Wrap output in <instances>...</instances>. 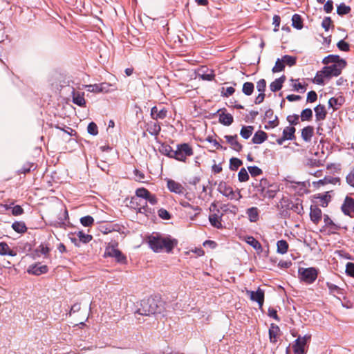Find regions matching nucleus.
I'll list each match as a JSON object with an SVG mask.
<instances>
[{
  "mask_svg": "<svg viewBox=\"0 0 354 354\" xmlns=\"http://www.w3.org/2000/svg\"><path fill=\"white\" fill-rule=\"evenodd\" d=\"M148 243L150 248L155 252L165 251L170 253L178 245V240L170 235L163 236L159 233H153L148 236Z\"/></svg>",
  "mask_w": 354,
  "mask_h": 354,
  "instance_id": "1",
  "label": "nucleus"
},
{
  "mask_svg": "<svg viewBox=\"0 0 354 354\" xmlns=\"http://www.w3.org/2000/svg\"><path fill=\"white\" fill-rule=\"evenodd\" d=\"M165 310V303L160 296L150 297L143 299L137 313L141 315L149 316L151 315L162 314Z\"/></svg>",
  "mask_w": 354,
  "mask_h": 354,
  "instance_id": "2",
  "label": "nucleus"
},
{
  "mask_svg": "<svg viewBox=\"0 0 354 354\" xmlns=\"http://www.w3.org/2000/svg\"><path fill=\"white\" fill-rule=\"evenodd\" d=\"M319 274V270L315 267L310 268H299L298 275L301 281L306 284H312L314 283Z\"/></svg>",
  "mask_w": 354,
  "mask_h": 354,
  "instance_id": "3",
  "label": "nucleus"
},
{
  "mask_svg": "<svg viewBox=\"0 0 354 354\" xmlns=\"http://www.w3.org/2000/svg\"><path fill=\"white\" fill-rule=\"evenodd\" d=\"M346 60H342L341 64L336 63L330 66H324L322 73L326 79H330L333 77H337L342 73V71L346 66Z\"/></svg>",
  "mask_w": 354,
  "mask_h": 354,
  "instance_id": "4",
  "label": "nucleus"
},
{
  "mask_svg": "<svg viewBox=\"0 0 354 354\" xmlns=\"http://www.w3.org/2000/svg\"><path fill=\"white\" fill-rule=\"evenodd\" d=\"M193 149L188 143H181L177 145L174 151V159L181 162H185L187 156L193 155Z\"/></svg>",
  "mask_w": 354,
  "mask_h": 354,
  "instance_id": "5",
  "label": "nucleus"
},
{
  "mask_svg": "<svg viewBox=\"0 0 354 354\" xmlns=\"http://www.w3.org/2000/svg\"><path fill=\"white\" fill-rule=\"evenodd\" d=\"M311 335H305L304 337L299 336L292 344V350L294 353L306 354V346L310 340Z\"/></svg>",
  "mask_w": 354,
  "mask_h": 354,
  "instance_id": "6",
  "label": "nucleus"
},
{
  "mask_svg": "<svg viewBox=\"0 0 354 354\" xmlns=\"http://www.w3.org/2000/svg\"><path fill=\"white\" fill-rule=\"evenodd\" d=\"M104 256L113 257L118 263L121 264H126L127 261L126 256L113 245L106 247Z\"/></svg>",
  "mask_w": 354,
  "mask_h": 354,
  "instance_id": "7",
  "label": "nucleus"
},
{
  "mask_svg": "<svg viewBox=\"0 0 354 354\" xmlns=\"http://www.w3.org/2000/svg\"><path fill=\"white\" fill-rule=\"evenodd\" d=\"M341 209L345 215L354 218V199L350 196H346Z\"/></svg>",
  "mask_w": 354,
  "mask_h": 354,
  "instance_id": "8",
  "label": "nucleus"
},
{
  "mask_svg": "<svg viewBox=\"0 0 354 354\" xmlns=\"http://www.w3.org/2000/svg\"><path fill=\"white\" fill-rule=\"evenodd\" d=\"M252 185L254 187L257 192L259 193L260 196L263 198H266L265 192L267 190V188L273 187L274 184L270 183L268 180L266 178H263L261 179L259 183H252Z\"/></svg>",
  "mask_w": 354,
  "mask_h": 354,
  "instance_id": "9",
  "label": "nucleus"
},
{
  "mask_svg": "<svg viewBox=\"0 0 354 354\" xmlns=\"http://www.w3.org/2000/svg\"><path fill=\"white\" fill-rule=\"evenodd\" d=\"M247 294L250 295V298L252 301H256L259 304V307L260 309L262 308L263 302H264V297L265 293L264 291L259 288L257 290L252 291V290H246Z\"/></svg>",
  "mask_w": 354,
  "mask_h": 354,
  "instance_id": "10",
  "label": "nucleus"
},
{
  "mask_svg": "<svg viewBox=\"0 0 354 354\" xmlns=\"http://www.w3.org/2000/svg\"><path fill=\"white\" fill-rule=\"evenodd\" d=\"M324 226L322 227V229L320 230V232H322L324 231V228L327 227L329 229L328 234H336V232L339 230L341 227L335 223L329 217L328 214L324 215Z\"/></svg>",
  "mask_w": 354,
  "mask_h": 354,
  "instance_id": "11",
  "label": "nucleus"
},
{
  "mask_svg": "<svg viewBox=\"0 0 354 354\" xmlns=\"http://www.w3.org/2000/svg\"><path fill=\"white\" fill-rule=\"evenodd\" d=\"M218 191L223 196L229 198L231 200L235 198V192H234L232 187L227 185L224 181H221L218 186Z\"/></svg>",
  "mask_w": 354,
  "mask_h": 354,
  "instance_id": "12",
  "label": "nucleus"
},
{
  "mask_svg": "<svg viewBox=\"0 0 354 354\" xmlns=\"http://www.w3.org/2000/svg\"><path fill=\"white\" fill-rule=\"evenodd\" d=\"M48 271V266L46 265H41L40 263L30 265L27 270V272L29 274H34L36 276L41 275V274H45Z\"/></svg>",
  "mask_w": 354,
  "mask_h": 354,
  "instance_id": "13",
  "label": "nucleus"
},
{
  "mask_svg": "<svg viewBox=\"0 0 354 354\" xmlns=\"http://www.w3.org/2000/svg\"><path fill=\"white\" fill-rule=\"evenodd\" d=\"M309 215L310 221L315 224H318L322 219V212L317 205H311Z\"/></svg>",
  "mask_w": 354,
  "mask_h": 354,
  "instance_id": "14",
  "label": "nucleus"
},
{
  "mask_svg": "<svg viewBox=\"0 0 354 354\" xmlns=\"http://www.w3.org/2000/svg\"><path fill=\"white\" fill-rule=\"evenodd\" d=\"M110 84L106 82L101 84H89L86 86L87 91L94 93L107 92L109 90Z\"/></svg>",
  "mask_w": 354,
  "mask_h": 354,
  "instance_id": "15",
  "label": "nucleus"
},
{
  "mask_svg": "<svg viewBox=\"0 0 354 354\" xmlns=\"http://www.w3.org/2000/svg\"><path fill=\"white\" fill-rule=\"evenodd\" d=\"M226 141L231 145L232 148L236 151H241L243 149V145L239 143L237 140V135L234 136L226 135L224 136Z\"/></svg>",
  "mask_w": 354,
  "mask_h": 354,
  "instance_id": "16",
  "label": "nucleus"
},
{
  "mask_svg": "<svg viewBox=\"0 0 354 354\" xmlns=\"http://www.w3.org/2000/svg\"><path fill=\"white\" fill-rule=\"evenodd\" d=\"M167 110L165 108H162L158 110L156 106H154L151 109V117L153 120H163L167 117Z\"/></svg>",
  "mask_w": 354,
  "mask_h": 354,
  "instance_id": "17",
  "label": "nucleus"
},
{
  "mask_svg": "<svg viewBox=\"0 0 354 354\" xmlns=\"http://www.w3.org/2000/svg\"><path fill=\"white\" fill-rule=\"evenodd\" d=\"M168 189L176 194H183V187L179 183L176 182L174 180L169 179L167 183Z\"/></svg>",
  "mask_w": 354,
  "mask_h": 354,
  "instance_id": "18",
  "label": "nucleus"
},
{
  "mask_svg": "<svg viewBox=\"0 0 354 354\" xmlns=\"http://www.w3.org/2000/svg\"><path fill=\"white\" fill-rule=\"evenodd\" d=\"M286 80V75H283L280 77L276 79L270 84V88L272 92L280 91L283 87V84Z\"/></svg>",
  "mask_w": 354,
  "mask_h": 354,
  "instance_id": "19",
  "label": "nucleus"
},
{
  "mask_svg": "<svg viewBox=\"0 0 354 354\" xmlns=\"http://www.w3.org/2000/svg\"><path fill=\"white\" fill-rule=\"evenodd\" d=\"M159 151L161 154L164 156H166L170 158H174V153L175 150H174L169 145L165 142L161 143L159 147Z\"/></svg>",
  "mask_w": 354,
  "mask_h": 354,
  "instance_id": "20",
  "label": "nucleus"
},
{
  "mask_svg": "<svg viewBox=\"0 0 354 354\" xmlns=\"http://www.w3.org/2000/svg\"><path fill=\"white\" fill-rule=\"evenodd\" d=\"M314 111L315 112L316 121L324 120L326 118L327 111L324 105L318 104L314 108Z\"/></svg>",
  "mask_w": 354,
  "mask_h": 354,
  "instance_id": "21",
  "label": "nucleus"
},
{
  "mask_svg": "<svg viewBox=\"0 0 354 354\" xmlns=\"http://www.w3.org/2000/svg\"><path fill=\"white\" fill-rule=\"evenodd\" d=\"M280 332L279 327L275 324H271L268 333H269V339L271 343L275 344L277 342V335Z\"/></svg>",
  "mask_w": 354,
  "mask_h": 354,
  "instance_id": "22",
  "label": "nucleus"
},
{
  "mask_svg": "<svg viewBox=\"0 0 354 354\" xmlns=\"http://www.w3.org/2000/svg\"><path fill=\"white\" fill-rule=\"evenodd\" d=\"M73 94V102L79 106L83 107L86 105L84 93L75 92L74 90Z\"/></svg>",
  "mask_w": 354,
  "mask_h": 354,
  "instance_id": "23",
  "label": "nucleus"
},
{
  "mask_svg": "<svg viewBox=\"0 0 354 354\" xmlns=\"http://www.w3.org/2000/svg\"><path fill=\"white\" fill-rule=\"evenodd\" d=\"M50 252V248L48 243H41L35 250L34 254L37 257H40L41 254L46 257Z\"/></svg>",
  "mask_w": 354,
  "mask_h": 354,
  "instance_id": "24",
  "label": "nucleus"
},
{
  "mask_svg": "<svg viewBox=\"0 0 354 354\" xmlns=\"http://www.w3.org/2000/svg\"><path fill=\"white\" fill-rule=\"evenodd\" d=\"M268 138L267 133L261 130L257 131L253 136L252 138V142L254 144H261L265 142Z\"/></svg>",
  "mask_w": 354,
  "mask_h": 354,
  "instance_id": "25",
  "label": "nucleus"
},
{
  "mask_svg": "<svg viewBox=\"0 0 354 354\" xmlns=\"http://www.w3.org/2000/svg\"><path fill=\"white\" fill-rule=\"evenodd\" d=\"M315 199L319 200V205L323 207H326L330 201V196L328 192H326L324 194H317L313 196Z\"/></svg>",
  "mask_w": 354,
  "mask_h": 354,
  "instance_id": "26",
  "label": "nucleus"
},
{
  "mask_svg": "<svg viewBox=\"0 0 354 354\" xmlns=\"http://www.w3.org/2000/svg\"><path fill=\"white\" fill-rule=\"evenodd\" d=\"M314 134V127L307 126L301 129V138L305 142L310 141Z\"/></svg>",
  "mask_w": 354,
  "mask_h": 354,
  "instance_id": "27",
  "label": "nucleus"
},
{
  "mask_svg": "<svg viewBox=\"0 0 354 354\" xmlns=\"http://www.w3.org/2000/svg\"><path fill=\"white\" fill-rule=\"evenodd\" d=\"M344 60V59H342L339 55H329L326 57H325L323 60L322 63L325 65H328L329 64H335L336 63L341 64V61Z\"/></svg>",
  "mask_w": 354,
  "mask_h": 354,
  "instance_id": "28",
  "label": "nucleus"
},
{
  "mask_svg": "<svg viewBox=\"0 0 354 354\" xmlns=\"http://www.w3.org/2000/svg\"><path fill=\"white\" fill-rule=\"evenodd\" d=\"M219 122L225 126H230L234 122L233 116L230 113L222 112L219 114Z\"/></svg>",
  "mask_w": 354,
  "mask_h": 354,
  "instance_id": "29",
  "label": "nucleus"
},
{
  "mask_svg": "<svg viewBox=\"0 0 354 354\" xmlns=\"http://www.w3.org/2000/svg\"><path fill=\"white\" fill-rule=\"evenodd\" d=\"M0 255H9L15 257L17 255V252L11 250L8 245L6 242L0 243Z\"/></svg>",
  "mask_w": 354,
  "mask_h": 354,
  "instance_id": "30",
  "label": "nucleus"
},
{
  "mask_svg": "<svg viewBox=\"0 0 354 354\" xmlns=\"http://www.w3.org/2000/svg\"><path fill=\"white\" fill-rule=\"evenodd\" d=\"M209 221L210 224L217 228L222 229L223 225L221 223V216H218L216 214H212L209 216Z\"/></svg>",
  "mask_w": 354,
  "mask_h": 354,
  "instance_id": "31",
  "label": "nucleus"
},
{
  "mask_svg": "<svg viewBox=\"0 0 354 354\" xmlns=\"http://www.w3.org/2000/svg\"><path fill=\"white\" fill-rule=\"evenodd\" d=\"M246 214L250 222H257L259 219V209L256 207H252L247 209Z\"/></svg>",
  "mask_w": 354,
  "mask_h": 354,
  "instance_id": "32",
  "label": "nucleus"
},
{
  "mask_svg": "<svg viewBox=\"0 0 354 354\" xmlns=\"http://www.w3.org/2000/svg\"><path fill=\"white\" fill-rule=\"evenodd\" d=\"M326 286L328 287L329 290L330 295H332L333 296H335V295H344V290L339 288L335 284H333L330 282H326Z\"/></svg>",
  "mask_w": 354,
  "mask_h": 354,
  "instance_id": "33",
  "label": "nucleus"
},
{
  "mask_svg": "<svg viewBox=\"0 0 354 354\" xmlns=\"http://www.w3.org/2000/svg\"><path fill=\"white\" fill-rule=\"evenodd\" d=\"M344 102V98L342 96L339 97H330L328 100V106L333 108L334 110H337V108L335 106H341Z\"/></svg>",
  "mask_w": 354,
  "mask_h": 354,
  "instance_id": "34",
  "label": "nucleus"
},
{
  "mask_svg": "<svg viewBox=\"0 0 354 354\" xmlns=\"http://www.w3.org/2000/svg\"><path fill=\"white\" fill-rule=\"evenodd\" d=\"M147 131L151 136H157L161 131V127L158 123L151 122L148 124Z\"/></svg>",
  "mask_w": 354,
  "mask_h": 354,
  "instance_id": "35",
  "label": "nucleus"
},
{
  "mask_svg": "<svg viewBox=\"0 0 354 354\" xmlns=\"http://www.w3.org/2000/svg\"><path fill=\"white\" fill-rule=\"evenodd\" d=\"M292 26L297 30H301L303 28V19L300 15L294 14L292 15Z\"/></svg>",
  "mask_w": 354,
  "mask_h": 354,
  "instance_id": "36",
  "label": "nucleus"
},
{
  "mask_svg": "<svg viewBox=\"0 0 354 354\" xmlns=\"http://www.w3.org/2000/svg\"><path fill=\"white\" fill-rule=\"evenodd\" d=\"M296 129L294 127H286L283 130L282 136L286 138V140H292L295 139Z\"/></svg>",
  "mask_w": 354,
  "mask_h": 354,
  "instance_id": "37",
  "label": "nucleus"
},
{
  "mask_svg": "<svg viewBox=\"0 0 354 354\" xmlns=\"http://www.w3.org/2000/svg\"><path fill=\"white\" fill-rule=\"evenodd\" d=\"M340 182L339 177L325 176L323 179L319 180L316 183L321 185H324L328 183L336 184Z\"/></svg>",
  "mask_w": 354,
  "mask_h": 354,
  "instance_id": "38",
  "label": "nucleus"
},
{
  "mask_svg": "<svg viewBox=\"0 0 354 354\" xmlns=\"http://www.w3.org/2000/svg\"><path fill=\"white\" fill-rule=\"evenodd\" d=\"M12 228L17 233H24L27 231V227L24 221L14 222Z\"/></svg>",
  "mask_w": 354,
  "mask_h": 354,
  "instance_id": "39",
  "label": "nucleus"
},
{
  "mask_svg": "<svg viewBox=\"0 0 354 354\" xmlns=\"http://www.w3.org/2000/svg\"><path fill=\"white\" fill-rule=\"evenodd\" d=\"M277 252L279 254H286L288 250V243L286 240L281 239L277 243Z\"/></svg>",
  "mask_w": 354,
  "mask_h": 354,
  "instance_id": "40",
  "label": "nucleus"
},
{
  "mask_svg": "<svg viewBox=\"0 0 354 354\" xmlns=\"http://www.w3.org/2000/svg\"><path fill=\"white\" fill-rule=\"evenodd\" d=\"M253 130L254 127L252 126H243L240 131V135L243 138L248 139L252 136Z\"/></svg>",
  "mask_w": 354,
  "mask_h": 354,
  "instance_id": "41",
  "label": "nucleus"
},
{
  "mask_svg": "<svg viewBox=\"0 0 354 354\" xmlns=\"http://www.w3.org/2000/svg\"><path fill=\"white\" fill-rule=\"evenodd\" d=\"M243 165V161L238 158H231L229 168L231 171H236Z\"/></svg>",
  "mask_w": 354,
  "mask_h": 354,
  "instance_id": "42",
  "label": "nucleus"
},
{
  "mask_svg": "<svg viewBox=\"0 0 354 354\" xmlns=\"http://www.w3.org/2000/svg\"><path fill=\"white\" fill-rule=\"evenodd\" d=\"M254 89V85L252 82H245L243 85L242 92L248 96L251 95Z\"/></svg>",
  "mask_w": 354,
  "mask_h": 354,
  "instance_id": "43",
  "label": "nucleus"
},
{
  "mask_svg": "<svg viewBox=\"0 0 354 354\" xmlns=\"http://www.w3.org/2000/svg\"><path fill=\"white\" fill-rule=\"evenodd\" d=\"M74 234H77L80 241L83 243H88L93 239L91 235L86 234L83 231H78L77 232H75Z\"/></svg>",
  "mask_w": 354,
  "mask_h": 354,
  "instance_id": "44",
  "label": "nucleus"
},
{
  "mask_svg": "<svg viewBox=\"0 0 354 354\" xmlns=\"http://www.w3.org/2000/svg\"><path fill=\"white\" fill-rule=\"evenodd\" d=\"M351 10L350 6H346L344 3H341L337 8V13L339 16H343L348 14Z\"/></svg>",
  "mask_w": 354,
  "mask_h": 354,
  "instance_id": "45",
  "label": "nucleus"
},
{
  "mask_svg": "<svg viewBox=\"0 0 354 354\" xmlns=\"http://www.w3.org/2000/svg\"><path fill=\"white\" fill-rule=\"evenodd\" d=\"M246 242L252 246L254 249L259 250H262V246L260 242L254 239L253 236H248Z\"/></svg>",
  "mask_w": 354,
  "mask_h": 354,
  "instance_id": "46",
  "label": "nucleus"
},
{
  "mask_svg": "<svg viewBox=\"0 0 354 354\" xmlns=\"http://www.w3.org/2000/svg\"><path fill=\"white\" fill-rule=\"evenodd\" d=\"M285 67H286V66H285V64H284L282 58H281V59L278 58L276 60L275 65L272 68V71L274 73H279V72L283 71L285 69Z\"/></svg>",
  "mask_w": 354,
  "mask_h": 354,
  "instance_id": "47",
  "label": "nucleus"
},
{
  "mask_svg": "<svg viewBox=\"0 0 354 354\" xmlns=\"http://www.w3.org/2000/svg\"><path fill=\"white\" fill-rule=\"evenodd\" d=\"M301 121H310L313 118V111L310 108L304 109L300 115Z\"/></svg>",
  "mask_w": 354,
  "mask_h": 354,
  "instance_id": "48",
  "label": "nucleus"
},
{
  "mask_svg": "<svg viewBox=\"0 0 354 354\" xmlns=\"http://www.w3.org/2000/svg\"><path fill=\"white\" fill-rule=\"evenodd\" d=\"M282 59L286 65L288 66H293L297 64V57L288 55H285L282 57Z\"/></svg>",
  "mask_w": 354,
  "mask_h": 354,
  "instance_id": "49",
  "label": "nucleus"
},
{
  "mask_svg": "<svg viewBox=\"0 0 354 354\" xmlns=\"http://www.w3.org/2000/svg\"><path fill=\"white\" fill-rule=\"evenodd\" d=\"M279 190V189L277 185H274L273 187L267 188V190L265 192L266 198L267 197L270 199L274 198Z\"/></svg>",
  "mask_w": 354,
  "mask_h": 354,
  "instance_id": "50",
  "label": "nucleus"
},
{
  "mask_svg": "<svg viewBox=\"0 0 354 354\" xmlns=\"http://www.w3.org/2000/svg\"><path fill=\"white\" fill-rule=\"evenodd\" d=\"M249 174L247 171V170L243 167L240 169V171L238 173V180L239 182H246L249 180Z\"/></svg>",
  "mask_w": 354,
  "mask_h": 354,
  "instance_id": "51",
  "label": "nucleus"
},
{
  "mask_svg": "<svg viewBox=\"0 0 354 354\" xmlns=\"http://www.w3.org/2000/svg\"><path fill=\"white\" fill-rule=\"evenodd\" d=\"M81 224L84 227H91L94 223V218L91 216H85L80 218Z\"/></svg>",
  "mask_w": 354,
  "mask_h": 354,
  "instance_id": "52",
  "label": "nucleus"
},
{
  "mask_svg": "<svg viewBox=\"0 0 354 354\" xmlns=\"http://www.w3.org/2000/svg\"><path fill=\"white\" fill-rule=\"evenodd\" d=\"M248 170L252 177H256L263 174L262 169L257 166H248Z\"/></svg>",
  "mask_w": 354,
  "mask_h": 354,
  "instance_id": "53",
  "label": "nucleus"
},
{
  "mask_svg": "<svg viewBox=\"0 0 354 354\" xmlns=\"http://www.w3.org/2000/svg\"><path fill=\"white\" fill-rule=\"evenodd\" d=\"M35 167L33 163L26 162L23 167L18 170V174H27L29 173L32 169H35Z\"/></svg>",
  "mask_w": 354,
  "mask_h": 354,
  "instance_id": "54",
  "label": "nucleus"
},
{
  "mask_svg": "<svg viewBox=\"0 0 354 354\" xmlns=\"http://www.w3.org/2000/svg\"><path fill=\"white\" fill-rule=\"evenodd\" d=\"M324 78H325V76L322 73L321 70L316 73V75L314 79L312 80V82L319 85H323L324 84Z\"/></svg>",
  "mask_w": 354,
  "mask_h": 354,
  "instance_id": "55",
  "label": "nucleus"
},
{
  "mask_svg": "<svg viewBox=\"0 0 354 354\" xmlns=\"http://www.w3.org/2000/svg\"><path fill=\"white\" fill-rule=\"evenodd\" d=\"M149 192H150L147 189H146L145 187H141V188H138L136 190V195L138 198L145 199L146 197H147Z\"/></svg>",
  "mask_w": 354,
  "mask_h": 354,
  "instance_id": "56",
  "label": "nucleus"
},
{
  "mask_svg": "<svg viewBox=\"0 0 354 354\" xmlns=\"http://www.w3.org/2000/svg\"><path fill=\"white\" fill-rule=\"evenodd\" d=\"M337 47L342 51L348 52L350 50V44L344 39H341L337 42Z\"/></svg>",
  "mask_w": 354,
  "mask_h": 354,
  "instance_id": "57",
  "label": "nucleus"
},
{
  "mask_svg": "<svg viewBox=\"0 0 354 354\" xmlns=\"http://www.w3.org/2000/svg\"><path fill=\"white\" fill-rule=\"evenodd\" d=\"M88 133L92 136H96L98 133V128L94 122H91L87 127Z\"/></svg>",
  "mask_w": 354,
  "mask_h": 354,
  "instance_id": "58",
  "label": "nucleus"
},
{
  "mask_svg": "<svg viewBox=\"0 0 354 354\" xmlns=\"http://www.w3.org/2000/svg\"><path fill=\"white\" fill-rule=\"evenodd\" d=\"M158 214L159 217L163 220H169L171 217V214L167 209H165L164 208H160L158 211Z\"/></svg>",
  "mask_w": 354,
  "mask_h": 354,
  "instance_id": "59",
  "label": "nucleus"
},
{
  "mask_svg": "<svg viewBox=\"0 0 354 354\" xmlns=\"http://www.w3.org/2000/svg\"><path fill=\"white\" fill-rule=\"evenodd\" d=\"M138 212L141 214H145L146 216H148L149 214L153 213V209L148 207L147 202L145 203V205L140 206L138 209Z\"/></svg>",
  "mask_w": 354,
  "mask_h": 354,
  "instance_id": "60",
  "label": "nucleus"
},
{
  "mask_svg": "<svg viewBox=\"0 0 354 354\" xmlns=\"http://www.w3.org/2000/svg\"><path fill=\"white\" fill-rule=\"evenodd\" d=\"M286 119L290 124L292 126L297 125L299 123V115L297 114L288 115Z\"/></svg>",
  "mask_w": 354,
  "mask_h": 354,
  "instance_id": "61",
  "label": "nucleus"
},
{
  "mask_svg": "<svg viewBox=\"0 0 354 354\" xmlns=\"http://www.w3.org/2000/svg\"><path fill=\"white\" fill-rule=\"evenodd\" d=\"M333 24V21L330 17H325L322 22V28L328 31Z\"/></svg>",
  "mask_w": 354,
  "mask_h": 354,
  "instance_id": "62",
  "label": "nucleus"
},
{
  "mask_svg": "<svg viewBox=\"0 0 354 354\" xmlns=\"http://www.w3.org/2000/svg\"><path fill=\"white\" fill-rule=\"evenodd\" d=\"M346 274L354 277V263L348 262L346 265Z\"/></svg>",
  "mask_w": 354,
  "mask_h": 354,
  "instance_id": "63",
  "label": "nucleus"
},
{
  "mask_svg": "<svg viewBox=\"0 0 354 354\" xmlns=\"http://www.w3.org/2000/svg\"><path fill=\"white\" fill-rule=\"evenodd\" d=\"M346 183L354 187V168L351 171V172L346 177Z\"/></svg>",
  "mask_w": 354,
  "mask_h": 354,
  "instance_id": "64",
  "label": "nucleus"
}]
</instances>
